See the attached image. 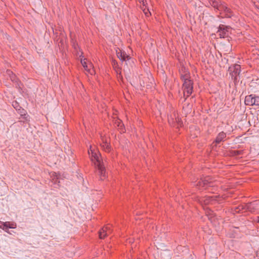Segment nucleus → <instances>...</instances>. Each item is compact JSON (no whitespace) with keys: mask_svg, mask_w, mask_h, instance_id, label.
<instances>
[{"mask_svg":"<svg viewBox=\"0 0 259 259\" xmlns=\"http://www.w3.org/2000/svg\"><path fill=\"white\" fill-rule=\"evenodd\" d=\"M181 79L183 81V90L184 92V96L185 97V100L189 97L193 92V82L190 79V74L185 67H183L181 71Z\"/></svg>","mask_w":259,"mask_h":259,"instance_id":"2","label":"nucleus"},{"mask_svg":"<svg viewBox=\"0 0 259 259\" xmlns=\"http://www.w3.org/2000/svg\"><path fill=\"white\" fill-rule=\"evenodd\" d=\"M257 1H258V2H259V0H257Z\"/></svg>","mask_w":259,"mask_h":259,"instance_id":"31","label":"nucleus"},{"mask_svg":"<svg viewBox=\"0 0 259 259\" xmlns=\"http://www.w3.org/2000/svg\"><path fill=\"white\" fill-rule=\"evenodd\" d=\"M112 230L110 226H106L102 228L99 231V237L104 239L106 236L111 233Z\"/></svg>","mask_w":259,"mask_h":259,"instance_id":"10","label":"nucleus"},{"mask_svg":"<svg viewBox=\"0 0 259 259\" xmlns=\"http://www.w3.org/2000/svg\"><path fill=\"white\" fill-rule=\"evenodd\" d=\"M4 223L0 221V228L6 231V227L4 226Z\"/></svg>","mask_w":259,"mask_h":259,"instance_id":"26","label":"nucleus"},{"mask_svg":"<svg viewBox=\"0 0 259 259\" xmlns=\"http://www.w3.org/2000/svg\"><path fill=\"white\" fill-rule=\"evenodd\" d=\"M245 104L248 106H259V97L253 95H250L245 97Z\"/></svg>","mask_w":259,"mask_h":259,"instance_id":"4","label":"nucleus"},{"mask_svg":"<svg viewBox=\"0 0 259 259\" xmlns=\"http://www.w3.org/2000/svg\"><path fill=\"white\" fill-rule=\"evenodd\" d=\"M217 195L207 196L204 198L201 201H203L205 204L212 203L214 201H217Z\"/></svg>","mask_w":259,"mask_h":259,"instance_id":"14","label":"nucleus"},{"mask_svg":"<svg viewBox=\"0 0 259 259\" xmlns=\"http://www.w3.org/2000/svg\"><path fill=\"white\" fill-rule=\"evenodd\" d=\"M251 203H255V205H252L253 206H254L253 207L255 209V210H257V209H259V201L258 200L254 201L252 202Z\"/></svg>","mask_w":259,"mask_h":259,"instance_id":"21","label":"nucleus"},{"mask_svg":"<svg viewBox=\"0 0 259 259\" xmlns=\"http://www.w3.org/2000/svg\"><path fill=\"white\" fill-rule=\"evenodd\" d=\"M226 137V134L225 133L222 132H220L217 136L215 139V143L217 144H219L222 141L224 140V139Z\"/></svg>","mask_w":259,"mask_h":259,"instance_id":"16","label":"nucleus"},{"mask_svg":"<svg viewBox=\"0 0 259 259\" xmlns=\"http://www.w3.org/2000/svg\"><path fill=\"white\" fill-rule=\"evenodd\" d=\"M175 119L174 118L172 115L168 116V121L170 124H172L174 125V124L175 122H177L178 125L181 126L182 122L181 119L178 116L176 117V114H174Z\"/></svg>","mask_w":259,"mask_h":259,"instance_id":"12","label":"nucleus"},{"mask_svg":"<svg viewBox=\"0 0 259 259\" xmlns=\"http://www.w3.org/2000/svg\"><path fill=\"white\" fill-rule=\"evenodd\" d=\"M12 106L16 110H17L19 112V113L21 115L25 114V111L23 108H22L21 107H20V106L17 102H13Z\"/></svg>","mask_w":259,"mask_h":259,"instance_id":"15","label":"nucleus"},{"mask_svg":"<svg viewBox=\"0 0 259 259\" xmlns=\"http://www.w3.org/2000/svg\"><path fill=\"white\" fill-rule=\"evenodd\" d=\"M101 143L100 145L102 149L106 152H109L111 151V146L109 143V139L107 137L101 135Z\"/></svg>","mask_w":259,"mask_h":259,"instance_id":"5","label":"nucleus"},{"mask_svg":"<svg viewBox=\"0 0 259 259\" xmlns=\"http://www.w3.org/2000/svg\"><path fill=\"white\" fill-rule=\"evenodd\" d=\"M245 205V204L240 205L238 206H236L234 208V211L236 213L240 212L242 211H246L245 209V207H243Z\"/></svg>","mask_w":259,"mask_h":259,"instance_id":"19","label":"nucleus"},{"mask_svg":"<svg viewBox=\"0 0 259 259\" xmlns=\"http://www.w3.org/2000/svg\"><path fill=\"white\" fill-rule=\"evenodd\" d=\"M232 28L229 26L220 24L217 33L220 38L227 37L231 33Z\"/></svg>","mask_w":259,"mask_h":259,"instance_id":"3","label":"nucleus"},{"mask_svg":"<svg viewBox=\"0 0 259 259\" xmlns=\"http://www.w3.org/2000/svg\"><path fill=\"white\" fill-rule=\"evenodd\" d=\"M229 71L232 76V77H234L235 79H237V77L240 74L241 72V67L239 64H235L232 66H231L229 68Z\"/></svg>","mask_w":259,"mask_h":259,"instance_id":"7","label":"nucleus"},{"mask_svg":"<svg viewBox=\"0 0 259 259\" xmlns=\"http://www.w3.org/2000/svg\"><path fill=\"white\" fill-rule=\"evenodd\" d=\"M82 54H83L82 52H81V54H80V55H79V57H81L82 56L83 57Z\"/></svg>","mask_w":259,"mask_h":259,"instance_id":"29","label":"nucleus"},{"mask_svg":"<svg viewBox=\"0 0 259 259\" xmlns=\"http://www.w3.org/2000/svg\"><path fill=\"white\" fill-rule=\"evenodd\" d=\"M112 66L113 67V68L115 69H118V63H117V62L115 60H113L112 61Z\"/></svg>","mask_w":259,"mask_h":259,"instance_id":"22","label":"nucleus"},{"mask_svg":"<svg viewBox=\"0 0 259 259\" xmlns=\"http://www.w3.org/2000/svg\"><path fill=\"white\" fill-rule=\"evenodd\" d=\"M4 226L6 227V232L7 231V229L9 228L15 229L16 228V224L14 222H6L3 224Z\"/></svg>","mask_w":259,"mask_h":259,"instance_id":"17","label":"nucleus"},{"mask_svg":"<svg viewBox=\"0 0 259 259\" xmlns=\"http://www.w3.org/2000/svg\"><path fill=\"white\" fill-rule=\"evenodd\" d=\"M143 11L146 16L149 17V15H151L150 12L149 11V9H146V8H144V9H143Z\"/></svg>","mask_w":259,"mask_h":259,"instance_id":"23","label":"nucleus"},{"mask_svg":"<svg viewBox=\"0 0 259 259\" xmlns=\"http://www.w3.org/2000/svg\"><path fill=\"white\" fill-rule=\"evenodd\" d=\"M257 222L259 223V217H257Z\"/></svg>","mask_w":259,"mask_h":259,"instance_id":"30","label":"nucleus"},{"mask_svg":"<svg viewBox=\"0 0 259 259\" xmlns=\"http://www.w3.org/2000/svg\"><path fill=\"white\" fill-rule=\"evenodd\" d=\"M73 47L74 49L76 51L77 54L78 55H79V53H78V52H77L78 49H79L78 45L77 44L74 42L73 44Z\"/></svg>","mask_w":259,"mask_h":259,"instance_id":"25","label":"nucleus"},{"mask_svg":"<svg viewBox=\"0 0 259 259\" xmlns=\"http://www.w3.org/2000/svg\"><path fill=\"white\" fill-rule=\"evenodd\" d=\"M81 63L84 69L91 74L94 73V70L93 68V65L91 63H88L86 59H81Z\"/></svg>","mask_w":259,"mask_h":259,"instance_id":"9","label":"nucleus"},{"mask_svg":"<svg viewBox=\"0 0 259 259\" xmlns=\"http://www.w3.org/2000/svg\"><path fill=\"white\" fill-rule=\"evenodd\" d=\"M128 242H129L130 243H132V242H133V240H132V239H130V238L128 240Z\"/></svg>","mask_w":259,"mask_h":259,"instance_id":"28","label":"nucleus"},{"mask_svg":"<svg viewBox=\"0 0 259 259\" xmlns=\"http://www.w3.org/2000/svg\"><path fill=\"white\" fill-rule=\"evenodd\" d=\"M208 3L215 10L219 11L224 2L221 0H208Z\"/></svg>","mask_w":259,"mask_h":259,"instance_id":"11","label":"nucleus"},{"mask_svg":"<svg viewBox=\"0 0 259 259\" xmlns=\"http://www.w3.org/2000/svg\"><path fill=\"white\" fill-rule=\"evenodd\" d=\"M140 3H142L143 5L144 6H145V0H140Z\"/></svg>","mask_w":259,"mask_h":259,"instance_id":"27","label":"nucleus"},{"mask_svg":"<svg viewBox=\"0 0 259 259\" xmlns=\"http://www.w3.org/2000/svg\"><path fill=\"white\" fill-rule=\"evenodd\" d=\"M219 12L220 14L223 15L225 17L227 18H231L234 16L232 10L230 9V8L227 7V5L224 2L222 5Z\"/></svg>","mask_w":259,"mask_h":259,"instance_id":"6","label":"nucleus"},{"mask_svg":"<svg viewBox=\"0 0 259 259\" xmlns=\"http://www.w3.org/2000/svg\"><path fill=\"white\" fill-rule=\"evenodd\" d=\"M255 204V203H248L245 204V205L243 207H245V210L252 212L255 211V209L253 207L254 206H252Z\"/></svg>","mask_w":259,"mask_h":259,"instance_id":"18","label":"nucleus"},{"mask_svg":"<svg viewBox=\"0 0 259 259\" xmlns=\"http://www.w3.org/2000/svg\"><path fill=\"white\" fill-rule=\"evenodd\" d=\"M7 73L10 75V78L12 81H16L17 78L11 71L7 70Z\"/></svg>","mask_w":259,"mask_h":259,"instance_id":"20","label":"nucleus"},{"mask_svg":"<svg viewBox=\"0 0 259 259\" xmlns=\"http://www.w3.org/2000/svg\"><path fill=\"white\" fill-rule=\"evenodd\" d=\"M88 153L91 160L94 163L95 165L97 168L100 179L104 180L106 177V169L100 153L98 150L93 149L92 147H90V149L88 150Z\"/></svg>","mask_w":259,"mask_h":259,"instance_id":"1","label":"nucleus"},{"mask_svg":"<svg viewBox=\"0 0 259 259\" xmlns=\"http://www.w3.org/2000/svg\"><path fill=\"white\" fill-rule=\"evenodd\" d=\"M196 186L198 189H201L203 187H210V178L206 177L204 179H201L197 184Z\"/></svg>","mask_w":259,"mask_h":259,"instance_id":"8","label":"nucleus"},{"mask_svg":"<svg viewBox=\"0 0 259 259\" xmlns=\"http://www.w3.org/2000/svg\"><path fill=\"white\" fill-rule=\"evenodd\" d=\"M116 55L119 59L121 61H125L131 58L130 56L127 55L125 52L120 50L119 52H116Z\"/></svg>","mask_w":259,"mask_h":259,"instance_id":"13","label":"nucleus"},{"mask_svg":"<svg viewBox=\"0 0 259 259\" xmlns=\"http://www.w3.org/2000/svg\"><path fill=\"white\" fill-rule=\"evenodd\" d=\"M117 126L120 128H121V132H124V129L122 128V127L123 126V124H122V123L121 122L120 120L119 121H118V124H117Z\"/></svg>","mask_w":259,"mask_h":259,"instance_id":"24","label":"nucleus"}]
</instances>
